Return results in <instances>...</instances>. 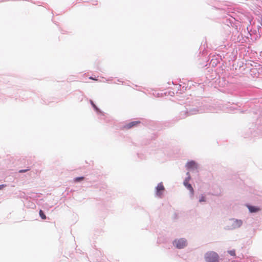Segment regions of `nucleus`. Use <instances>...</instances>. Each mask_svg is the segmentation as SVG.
<instances>
[{
	"instance_id": "20e7f679",
	"label": "nucleus",
	"mask_w": 262,
	"mask_h": 262,
	"mask_svg": "<svg viewBox=\"0 0 262 262\" xmlns=\"http://www.w3.org/2000/svg\"><path fill=\"white\" fill-rule=\"evenodd\" d=\"M187 241L185 238H177L173 241V246L179 249H183L187 245Z\"/></svg>"
},
{
	"instance_id": "39448f33",
	"label": "nucleus",
	"mask_w": 262,
	"mask_h": 262,
	"mask_svg": "<svg viewBox=\"0 0 262 262\" xmlns=\"http://www.w3.org/2000/svg\"><path fill=\"white\" fill-rule=\"evenodd\" d=\"M164 187L162 182L158 184L156 187V195L159 198H161L163 196Z\"/></svg>"
},
{
	"instance_id": "1a4fd4ad",
	"label": "nucleus",
	"mask_w": 262,
	"mask_h": 262,
	"mask_svg": "<svg viewBox=\"0 0 262 262\" xmlns=\"http://www.w3.org/2000/svg\"><path fill=\"white\" fill-rule=\"evenodd\" d=\"M140 123V122L138 121H132L126 124L125 127L127 128H130L135 126H136L138 124Z\"/></svg>"
},
{
	"instance_id": "6e6552de",
	"label": "nucleus",
	"mask_w": 262,
	"mask_h": 262,
	"mask_svg": "<svg viewBox=\"0 0 262 262\" xmlns=\"http://www.w3.org/2000/svg\"><path fill=\"white\" fill-rule=\"evenodd\" d=\"M186 167H187V169H197L198 165L196 162L193 160H191L187 163Z\"/></svg>"
},
{
	"instance_id": "dca6fc26",
	"label": "nucleus",
	"mask_w": 262,
	"mask_h": 262,
	"mask_svg": "<svg viewBox=\"0 0 262 262\" xmlns=\"http://www.w3.org/2000/svg\"><path fill=\"white\" fill-rule=\"evenodd\" d=\"M29 169H21L19 171V173H24V172H25L27 171H28Z\"/></svg>"
},
{
	"instance_id": "6ab92c4d",
	"label": "nucleus",
	"mask_w": 262,
	"mask_h": 262,
	"mask_svg": "<svg viewBox=\"0 0 262 262\" xmlns=\"http://www.w3.org/2000/svg\"><path fill=\"white\" fill-rule=\"evenodd\" d=\"M89 78L91 79H93V80H97V79L94 78V77H90Z\"/></svg>"
},
{
	"instance_id": "f8f14e48",
	"label": "nucleus",
	"mask_w": 262,
	"mask_h": 262,
	"mask_svg": "<svg viewBox=\"0 0 262 262\" xmlns=\"http://www.w3.org/2000/svg\"><path fill=\"white\" fill-rule=\"evenodd\" d=\"M206 202L205 196L203 194H201L199 199V202L202 203Z\"/></svg>"
},
{
	"instance_id": "a211bd4d",
	"label": "nucleus",
	"mask_w": 262,
	"mask_h": 262,
	"mask_svg": "<svg viewBox=\"0 0 262 262\" xmlns=\"http://www.w3.org/2000/svg\"><path fill=\"white\" fill-rule=\"evenodd\" d=\"M234 109V108H233L232 107H231L230 108L229 111L230 112H232V111H233Z\"/></svg>"
},
{
	"instance_id": "7ed1b4c3",
	"label": "nucleus",
	"mask_w": 262,
	"mask_h": 262,
	"mask_svg": "<svg viewBox=\"0 0 262 262\" xmlns=\"http://www.w3.org/2000/svg\"><path fill=\"white\" fill-rule=\"evenodd\" d=\"M204 259L206 262H217L219 256L214 251H208L204 254Z\"/></svg>"
},
{
	"instance_id": "9d476101",
	"label": "nucleus",
	"mask_w": 262,
	"mask_h": 262,
	"mask_svg": "<svg viewBox=\"0 0 262 262\" xmlns=\"http://www.w3.org/2000/svg\"><path fill=\"white\" fill-rule=\"evenodd\" d=\"M247 207L249 209L250 212H251V213L256 212L259 210L258 208H257L255 206H254L247 205Z\"/></svg>"
},
{
	"instance_id": "f03ea898",
	"label": "nucleus",
	"mask_w": 262,
	"mask_h": 262,
	"mask_svg": "<svg viewBox=\"0 0 262 262\" xmlns=\"http://www.w3.org/2000/svg\"><path fill=\"white\" fill-rule=\"evenodd\" d=\"M243 224L242 220L234 218L230 219L227 223L225 229L228 230H233L240 228Z\"/></svg>"
},
{
	"instance_id": "423d86ee",
	"label": "nucleus",
	"mask_w": 262,
	"mask_h": 262,
	"mask_svg": "<svg viewBox=\"0 0 262 262\" xmlns=\"http://www.w3.org/2000/svg\"><path fill=\"white\" fill-rule=\"evenodd\" d=\"M91 102V103L92 105V106L93 107L94 109L97 112V113L98 114V115L99 116V118L100 119H105V118L106 117V115L103 113L102 112L95 104L93 102V101L91 100L90 101Z\"/></svg>"
},
{
	"instance_id": "9b49d317",
	"label": "nucleus",
	"mask_w": 262,
	"mask_h": 262,
	"mask_svg": "<svg viewBox=\"0 0 262 262\" xmlns=\"http://www.w3.org/2000/svg\"><path fill=\"white\" fill-rule=\"evenodd\" d=\"M39 216L42 220H45L46 219V216L45 214L43 211L41 210L39 211Z\"/></svg>"
},
{
	"instance_id": "2eb2a0df",
	"label": "nucleus",
	"mask_w": 262,
	"mask_h": 262,
	"mask_svg": "<svg viewBox=\"0 0 262 262\" xmlns=\"http://www.w3.org/2000/svg\"><path fill=\"white\" fill-rule=\"evenodd\" d=\"M229 253L232 256H234L235 255V252L234 250H231L229 251Z\"/></svg>"
},
{
	"instance_id": "f3484780",
	"label": "nucleus",
	"mask_w": 262,
	"mask_h": 262,
	"mask_svg": "<svg viewBox=\"0 0 262 262\" xmlns=\"http://www.w3.org/2000/svg\"><path fill=\"white\" fill-rule=\"evenodd\" d=\"M4 187V185H0V190L2 189Z\"/></svg>"
},
{
	"instance_id": "f257e3e1",
	"label": "nucleus",
	"mask_w": 262,
	"mask_h": 262,
	"mask_svg": "<svg viewBox=\"0 0 262 262\" xmlns=\"http://www.w3.org/2000/svg\"><path fill=\"white\" fill-rule=\"evenodd\" d=\"M212 110L210 107L209 108L207 107V106H203L200 107V108L196 107H189L186 108V110L185 111H182L180 113V119L184 118L185 117L197 114L199 113H203L205 112H211Z\"/></svg>"
},
{
	"instance_id": "4468645a",
	"label": "nucleus",
	"mask_w": 262,
	"mask_h": 262,
	"mask_svg": "<svg viewBox=\"0 0 262 262\" xmlns=\"http://www.w3.org/2000/svg\"><path fill=\"white\" fill-rule=\"evenodd\" d=\"M187 177L186 178L185 180L184 181H186V182H188V181L190 179V176L189 172H187L186 173Z\"/></svg>"
},
{
	"instance_id": "ddd939ff",
	"label": "nucleus",
	"mask_w": 262,
	"mask_h": 262,
	"mask_svg": "<svg viewBox=\"0 0 262 262\" xmlns=\"http://www.w3.org/2000/svg\"><path fill=\"white\" fill-rule=\"evenodd\" d=\"M83 179H84L83 177H76V178H75L74 181L76 182H79L83 180Z\"/></svg>"
},
{
	"instance_id": "0eeeda50",
	"label": "nucleus",
	"mask_w": 262,
	"mask_h": 262,
	"mask_svg": "<svg viewBox=\"0 0 262 262\" xmlns=\"http://www.w3.org/2000/svg\"><path fill=\"white\" fill-rule=\"evenodd\" d=\"M184 185L190 191V197L191 199H192L194 195V190L191 186V185L188 182H186V181H184L183 182Z\"/></svg>"
}]
</instances>
